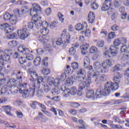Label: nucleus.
<instances>
[{
	"label": "nucleus",
	"mask_w": 129,
	"mask_h": 129,
	"mask_svg": "<svg viewBox=\"0 0 129 129\" xmlns=\"http://www.w3.org/2000/svg\"><path fill=\"white\" fill-rule=\"evenodd\" d=\"M45 36H44L43 35H41L40 36H39L38 37V41H39V42H43V43H45V42H46L45 41V37H44Z\"/></svg>",
	"instance_id": "61"
},
{
	"label": "nucleus",
	"mask_w": 129,
	"mask_h": 129,
	"mask_svg": "<svg viewBox=\"0 0 129 129\" xmlns=\"http://www.w3.org/2000/svg\"><path fill=\"white\" fill-rule=\"evenodd\" d=\"M33 7L30 9V16L32 17V21L34 22L35 26L37 27H42V21L38 20V18L36 17L38 16L39 13H41V7L37 4H33Z\"/></svg>",
	"instance_id": "1"
},
{
	"label": "nucleus",
	"mask_w": 129,
	"mask_h": 129,
	"mask_svg": "<svg viewBox=\"0 0 129 129\" xmlns=\"http://www.w3.org/2000/svg\"><path fill=\"white\" fill-rule=\"evenodd\" d=\"M102 66L104 70L107 69L109 67L111 66V61L109 59H106L104 60L102 63Z\"/></svg>",
	"instance_id": "18"
},
{
	"label": "nucleus",
	"mask_w": 129,
	"mask_h": 129,
	"mask_svg": "<svg viewBox=\"0 0 129 129\" xmlns=\"http://www.w3.org/2000/svg\"><path fill=\"white\" fill-rule=\"evenodd\" d=\"M84 28V25L81 24V23H78L75 27V29L76 31H81L83 30Z\"/></svg>",
	"instance_id": "29"
},
{
	"label": "nucleus",
	"mask_w": 129,
	"mask_h": 129,
	"mask_svg": "<svg viewBox=\"0 0 129 129\" xmlns=\"http://www.w3.org/2000/svg\"><path fill=\"white\" fill-rule=\"evenodd\" d=\"M30 11V9H29V7L28 6H24L21 9L22 14L23 15V14H26V13H28Z\"/></svg>",
	"instance_id": "32"
},
{
	"label": "nucleus",
	"mask_w": 129,
	"mask_h": 129,
	"mask_svg": "<svg viewBox=\"0 0 129 129\" xmlns=\"http://www.w3.org/2000/svg\"><path fill=\"white\" fill-rule=\"evenodd\" d=\"M2 107L7 115L13 116V113L11 112L12 111V107H11V106H3Z\"/></svg>",
	"instance_id": "15"
},
{
	"label": "nucleus",
	"mask_w": 129,
	"mask_h": 129,
	"mask_svg": "<svg viewBox=\"0 0 129 129\" xmlns=\"http://www.w3.org/2000/svg\"><path fill=\"white\" fill-rule=\"evenodd\" d=\"M18 51L19 53H23V55H25V54H29L30 53V49L26 47L25 45H21L19 46L18 48Z\"/></svg>",
	"instance_id": "10"
},
{
	"label": "nucleus",
	"mask_w": 129,
	"mask_h": 129,
	"mask_svg": "<svg viewBox=\"0 0 129 129\" xmlns=\"http://www.w3.org/2000/svg\"><path fill=\"white\" fill-rule=\"evenodd\" d=\"M54 80L52 78H48L47 82L50 85H54Z\"/></svg>",
	"instance_id": "54"
},
{
	"label": "nucleus",
	"mask_w": 129,
	"mask_h": 129,
	"mask_svg": "<svg viewBox=\"0 0 129 129\" xmlns=\"http://www.w3.org/2000/svg\"><path fill=\"white\" fill-rule=\"evenodd\" d=\"M76 52V50H75L74 47H71L69 50V54L72 56H74V55H75Z\"/></svg>",
	"instance_id": "45"
},
{
	"label": "nucleus",
	"mask_w": 129,
	"mask_h": 129,
	"mask_svg": "<svg viewBox=\"0 0 129 129\" xmlns=\"http://www.w3.org/2000/svg\"><path fill=\"white\" fill-rule=\"evenodd\" d=\"M36 83L33 82L31 88H30V91H29V90H23V92L22 93V96L24 98H27L29 96V95H32V96H34L35 95V87H36Z\"/></svg>",
	"instance_id": "7"
},
{
	"label": "nucleus",
	"mask_w": 129,
	"mask_h": 129,
	"mask_svg": "<svg viewBox=\"0 0 129 129\" xmlns=\"http://www.w3.org/2000/svg\"><path fill=\"white\" fill-rule=\"evenodd\" d=\"M18 34L21 40H25L30 35V30L27 29V26L24 25L22 30H18Z\"/></svg>",
	"instance_id": "6"
},
{
	"label": "nucleus",
	"mask_w": 129,
	"mask_h": 129,
	"mask_svg": "<svg viewBox=\"0 0 129 129\" xmlns=\"http://www.w3.org/2000/svg\"><path fill=\"white\" fill-rule=\"evenodd\" d=\"M104 45V41L102 40L98 41L97 43V47H99L100 48H102Z\"/></svg>",
	"instance_id": "44"
},
{
	"label": "nucleus",
	"mask_w": 129,
	"mask_h": 129,
	"mask_svg": "<svg viewBox=\"0 0 129 129\" xmlns=\"http://www.w3.org/2000/svg\"><path fill=\"white\" fill-rule=\"evenodd\" d=\"M56 44L58 46H61V45L63 44V40H62V38H58L56 42Z\"/></svg>",
	"instance_id": "60"
},
{
	"label": "nucleus",
	"mask_w": 129,
	"mask_h": 129,
	"mask_svg": "<svg viewBox=\"0 0 129 129\" xmlns=\"http://www.w3.org/2000/svg\"><path fill=\"white\" fill-rule=\"evenodd\" d=\"M58 17L59 20L61 22V23H63V22L64 21V18H63V17H64V16L62 15V13H61V12L58 13Z\"/></svg>",
	"instance_id": "50"
},
{
	"label": "nucleus",
	"mask_w": 129,
	"mask_h": 129,
	"mask_svg": "<svg viewBox=\"0 0 129 129\" xmlns=\"http://www.w3.org/2000/svg\"><path fill=\"white\" fill-rule=\"evenodd\" d=\"M50 72H51V71H50V69H43L41 71V73L43 75H48V74H50Z\"/></svg>",
	"instance_id": "39"
},
{
	"label": "nucleus",
	"mask_w": 129,
	"mask_h": 129,
	"mask_svg": "<svg viewBox=\"0 0 129 129\" xmlns=\"http://www.w3.org/2000/svg\"><path fill=\"white\" fill-rule=\"evenodd\" d=\"M106 78H107L106 75H102L99 77V79H100V81H101L102 82L106 81Z\"/></svg>",
	"instance_id": "52"
},
{
	"label": "nucleus",
	"mask_w": 129,
	"mask_h": 129,
	"mask_svg": "<svg viewBox=\"0 0 129 129\" xmlns=\"http://www.w3.org/2000/svg\"><path fill=\"white\" fill-rule=\"evenodd\" d=\"M1 27H3V29H5V32L7 34H10V33H12V32L14 31V29L9 27V24H8V23L1 25Z\"/></svg>",
	"instance_id": "17"
},
{
	"label": "nucleus",
	"mask_w": 129,
	"mask_h": 129,
	"mask_svg": "<svg viewBox=\"0 0 129 129\" xmlns=\"http://www.w3.org/2000/svg\"><path fill=\"white\" fill-rule=\"evenodd\" d=\"M42 59H41L40 57H36L33 63L35 66H40V64H41V61Z\"/></svg>",
	"instance_id": "26"
},
{
	"label": "nucleus",
	"mask_w": 129,
	"mask_h": 129,
	"mask_svg": "<svg viewBox=\"0 0 129 129\" xmlns=\"http://www.w3.org/2000/svg\"><path fill=\"white\" fill-rule=\"evenodd\" d=\"M113 44H114V46L115 47H118V46H119L120 45V40L119 39V38H117L116 39H115L114 42H113Z\"/></svg>",
	"instance_id": "38"
},
{
	"label": "nucleus",
	"mask_w": 129,
	"mask_h": 129,
	"mask_svg": "<svg viewBox=\"0 0 129 129\" xmlns=\"http://www.w3.org/2000/svg\"><path fill=\"white\" fill-rule=\"evenodd\" d=\"M12 17H14L13 15H12L10 14V13H9L8 12H7L4 16V19L5 21H8L9 20H10L11 18H12Z\"/></svg>",
	"instance_id": "27"
},
{
	"label": "nucleus",
	"mask_w": 129,
	"mask_h": 129,
	"mask_svg": "<svg viewBox=\"0 0 129 129\" xmlns=\"http://www.w3.org/2000/svg\"><path fill=\"white\" fill-rule=\"evenodd\" d=\"M17 79V80L12 78L9 79V81L7 82V85L11 88V89H9V91L12 94H14V93H18V92H19V90H18L19 82L22 79V76L18 77Z\"/></svg>",
	"instance_id": "3"
},
{
	"label": "nucleus",
	"mask_w": 129,
	"mask_h": 129,
	"mask_svg": "<svg viewBox=\"0 0 129 129\" xmlns=\"http://www.w3.org/2000/svg\"><path fill=\"white\" fill-rule=\"evenodd\" d=\"M120 40V43L122 45H125V44H126L127 40L126 38L124 37H120L119 38Z\"/></svg>",
	"instance_id": "47"
},
{
	"label": "nucleus",
	"mask_w": 129,
	"mask_h": 129,
	"mask_svg": "<svg viewBox=\"0 0 129 129\" xmlns=\"http://www.w3.org/2000/svg\"><path fill=\"white\" fill-rule=\"evenodd\" d=\"M97 52V48L95 46H92L90 48V52L91 54H94V53H96Z\"/></svg>",
	"instance_id": "41"
},
{
	"label": "nucleus",
	"mask_w": 129,
	"mask_h": 129,
	"mask_svg": "<svg viewBox=\"0 0 129 129\" xmlns=\"http://www.w3.org/2000/svg\"><path fill=\"white\" fill-rule=\"evenodd\" d=\"M99 7L96 3H93L91 5V8L92 10H97Z\"/></svg>",
	"instance_id": "59"
},
{
	"label": "nucleus",
	"mask_w": 129,
	"mask_h": 129,
	"mask_svg": "<svg viewBox=\"0 0 129 129\" xmlns=\"http://www.w3.org/2000/svg\"><path fill=\"white\" fill-rule=\"evenodd\" d=\"M94 91L92 90L88 91L86 93V97L87 98H93L94 97Z\"/></svg>",
	"instance_id": "22"
},
{
	"label": "nucleus",
	"mask_w": 129,
	"mask_h": 129,
	"mask_svg": "<svg viewBox=\"0 0 129 129\" xmlns=\"http://www.w3.org/2000/svg\"><path fill=\"white\" fill-rule=\"evenodd\" d=\"M91 84V81L90 79L88 77L86 78V81L81 82L79 84V89L78 91V95H81L82 94V92L85 89V87H89V85Z\"/></svg>",
	"instance_id": "5"
},
{
	"label": "nucleus",
	"mask_w": 129,
	"mask_h": 129,
	"mask_svg": "<svg viewBox=\"0 0 129 129\" xmlns=\"http://www.w3.org/2000/svg\"><path fill=\"white\" fill-rule=\"evenodd\" d=\"M89 44L87 43H85L82 44L80 46V49H81V53L82 55H86L87 53V50L89 49Z\"/></svg>",
	"instance_id": "13"
},
{
	"label": "nucleus",
	"mask_w": 129,
	"mask_h": 129,
	"mask_svg": "<svg viewBox=\"0 0 129 129\" xmlns=\"http://www.w3.org/2000/svg\"><path fill=\"white\" fill-rule=\"evenodd\" d=\"M37 85H38V88L39 87H40V84H41V83H42L43 82V77H41V76H39V77H37Z\"/></svg>",
	"instance_id": "35"
},
{
	"label": "nucleus",
	"mask_w": 129,
	"mask_h": 129,
	"mask_svg": "<svg viewBox=\"0 0 129 129\" xmlns=\"http://www.w3.org/2000/svg\"><path fill=\"white\" fill-rule=\"evenodd\" d=\"M41 35L44 36H46V35H48L49 34V29H47V28H44L41 30Z\"/></svg>",
	"instance_id": "31"
},
{
	"label": "nucleus",
	"mask_w": 129,
	"mask_h": 129,
	"mask_svg": "<svg viewBox=\"0 0 129 129\" xmlns=\"http://www.w3.org/2000/svg\"><path fill=\"white\" fill-rule=\"evenodd\" d=\"M71 72V68H70V66H67V68L64 71V73H66V74H69Z\"/></svg>",
	"instance_id": "58"
},
{
	"label": "nucleus",
	"mask_w": 129,
	"mask_h": 129,
	"mask_svg": "<svg viewBox=\"0 0 129 129\" xmlns=\"http://www.w3.org/2000/svg\"><path fill=\"white\" fill-rule=\"evenodd\" d=\"M18 17L16 16L12 17V18H10V22L11 25H16L17 24V22H18Z\"/></svg>",
	"instance_id": "25"
},
{
	"label": "nucleus",
	"mask_w": 129,
	"mask_h": 129,
	"mask_svg": "<svg viewBox=\"0 0 129 129\" xmlns=\"http://www.w3.org/2000/svg\"><path fill=\"white\" fill-rule=\"evenodd\" d=\"M27 72L31 76V78L33 79V80H37L38 74L36 72V71H34V69L32 68L29 69Z\"/></svg>",
	"instance_id": "12"
},
{
	"label": "nucleus",
	"mask_w": 129,
	"mask_h": 129,
	"mask_svg": "<svg viewBox=\"0 0 129 129\" xmlns=\"http://www.w3.org/2000/svg\"><path fill=\"white\" fill-rule=\"evenodd\" d=\"M120 51L122 53H125L127 51V47L125 45H123L120 48Z\"/></svg>",
	"instance_id": "55"
},
{
	"label": "nucleus",
	"mask_w": 129,
	"mask_h": 129,
	"mask_svg": "<svg viewBox=\"0 0 129 129\" xmlns=\"http://www.w3.org/2000/svg\"><path fill=\"white\" fill-rule=\"evenodd\" d=\"M60 80H61V82L62 81H64V80L66 79V74L65 73L61 74L60 75Z\"/></svg>",
	"instance_id": "62"
},
{
	"label": "nucleus",
	"mask_w": 129,
	"mask_h": 129,
	"mask_svg": "<svg viewBox=\"0 0 129 129\" xmlns=\"http://www.w3.org/2000/svg\"><path fill=\"white\" fill-rule=\"evenodd\" d=\"M88 20L89 23L90 24H93V23H94V21H95V16H94V13L93 12L89 13Z\"/></svg>",
	"instance_id": "19"
},
{
	"label": "nucleus",
	"mask_w": 129,
	"mask_h": 129,
	"mask_svg": "<svg viewBox=\"0 0 129 129\" xmlns=\"http://www.w3.org/2000/svg\"><path fill=\"white\" fill-rule=\"evenodd\" d=\"M88 78L90 79L91 83L94 82L97 85H101V82L99 80V75L97 73H95L91 77L88 76Z\"/></svg>",
	"instance_id": "8"
},
{
	"label": "nucleus",
	"mask_w": 129,
	"mask_h": 129,
	"mask_svg": "<svg viewBox=\"0 0 129 129\" xmlns=\"http://www.w3.org/2000/svg\"><path fill=\"white\" fill-rule=\"evenodd\" d=\"M70 39H71L70 35H67L66 37V40H64V43H67V44H69V43H70Z\"/></svg>",
	"instance_id": "57"
},
{
	"label": "nucleus",
	"mask_w": 129,
	"mask_h": 129,
	"mask_svg": "<svg viewBox=\"0 0 129 129\" xmlns=\"http://www.w3.org/2000/svg\"><path fill=\"white\" fill-rule=\"evenodd\" d=\"M122 74H120L117 72L115 76L113 78V80L114 83L112 82H108L109 84H111L112 90L113 91L117 90L118 89V87H119V83H120V78H122Z\"/></svg>",
	"instance_id": "4"
},
{
	"label": "nucleus",
	"mask_w": 129,
	"mask_h": 129,
	"mask_svg": "<svg viewBox=\"0 0 129 129\" xmlns=\"http://www.w3.org/2000/svg\"><path fill=\"white\" fill-rule=\"evenodd\" d=\"M40 105V103L37 101L32 102V105H31V107L33 108V109H36L37 108V106Z\"/></svg>",
	"instance_id": "40"
},
{
	"label": "nucleus",
	"mask_w": 129,
	"mask_h": 129,
	"mask_svg": "<svg viewBox=\"0 0 129 129\" xmlns=\"http://www.w3.org/2000/svg\"><path fill=\"white\" fill-rule=\"evenodd\" d=\"M114 6L115 8H119V7L120 6V4L119 2L117 1H115L114 2Z\"/></svg>",
	"instance_id": "64"
},
{
	"label": "nucleus",
	"mask_w": 129,
	"mask_h": 129,
	"mask_svg": "<svg viewBox=\"0 0 129 129\" xmlns=\"http://www.w3.org/2000/svg\"><path fill=\"white\" fill-rule=\"evenodd\" d=\"M110 52V54L112 57H114V56H116L117 53H118V48L115 47L113 45H111L109 48Z\"/></svg>",
	"instance_id": "16"
},
{
	"label": "nucleus",
	"mask_w": 129,
	"mask_h": 129,
	"mask_svg": "<svg viewBox=\"0 0 129 129\" xmlns=\"http://www.w3.org/2000/svg\"><path fill=\"white\" fill-rule=\"evenodd\" d=\"M26 86H27V84L23 83L22 82V79H20V80H19L18 83V87H22L23 88H25V87H26Z\"/></svg>",
	"instance_id": "43"
},
{
	"label": "nucleus",
	"mask_w": 129,
	"mask_h": 129,
	"mask_svg": "<svg viewBox=\"0 0 129 129\" xmlns=\"http://www.w3.org/2000/svg\"><path fill=\"white\" fill-rule=\"evenodd\" d=\"M71 65V67L73 69H78V68L79 67V64L77 62H72Z\"/></svg>",
	"instance_id": "42"
},
{
	"label": "nucleus",
	"mask_w": 129,
	"mask_h": 129,
	"mask_svg": "<svg viewBox=\"0 0 129 129\" xmlns=\"http://www.w3.org/2000/svg\"><path fill=\"white\" fill-rule=\"evenodd\" d=\"M10 88V87L8 85H5L1 89V95L7 94V93H8V91H10V90H9Z\"/></svg>",
	"instance_id": "20"
},
{
	"label": "nucleus",
	"mask_w": 129,
	"mask_h": 129,
	"mask_svg": "<svg viewBox=\"0 0 129 129\" xmlns=\"http://www.w3.org/2000/svg\"><path fill=\"white\" fill-rule=\"evenodd\" d=\"M101 67V64L98 61H96L94 63V68L96 70L99 69Z\"/></svg>",
	"instance_id": "37"
},
{
	"label": "nucleus",
	"mask_w": 129,
	"mask_h": 129,
	"mask_svg": "<svg viewBox=\"0 0 129 129\" xmlns=\"http://www.w3.org/2000/svg\"><path fill=\"white\" fill-rule=\"evenodd\" d=\"M115 37V33L114 32H111L108 34L109 39H113Z\"/></svg>",
	"instance_id": "53"
},
{
	"label": "nucleus",
	"mask_w": 129,
	"mask_h": 129,
	"mask_svg": "<svg viewBox=\"0 0 129 129\" xmlns=\"http://www.w3.org/2000/svg\"><path fill=\"white\" fill-rule=\"evenodd\" d=\"M36 95L37 97H42L43 95H44V92L42 90H38L36 91Z\"/></svg>",
	"instance_id": "34"
},
{
	"label": "nucleus",
	"mask_w": 129,
	"mask_h": 129,
	"mask_svg": "<svg viewBox=\"0 0 129 129\" xmlns=\"http://www.w3.org/2000/svg\"><path fill=\"white\" fill-rule=\"evenodd\" d=\"M81 34H82V35L85 34V36H86L87 37H89V36H90V33H91V31L89 29H86L85 31H83L81 32Z\"/></svg>",
	"instance_id": "36"
},
{
	"label": "nucleus",
	"mask_w": 129,
	"mask_h": 129,
	"mask_svg": "<svg viewBox=\"0 0 129 129\" xmlns=\"http://www.w3.org/2000/svg\"><path fill=\"white\" fill-rule=\"evenodd\" d=\"M113 119L115 120V122H118V123H121V122L120 121V119H119V117L117 116H114L113 117Z\"/></svg>",
	"instance_id": "56"
},
{
	"label": "nucleus",
	"mask_w": 129,
	"mask_h": 129,
	"mask_svg": "<svg viewBox=\"0 0 129 129\" xmlns=\"http://www.w3.org/2000/svg\"><path fill=\"white\" fill-rule=\"evenodd\" d=\"M78 74H80V75L86 77V72L84 69H80V70L78 71Z\"/></svg>",
	"instance_id": "33"
},
{
	"label": "nucleus",
	"mask_w": 129,
	"mask_h": 129,
	"mask_svg": "<svg viewBox=\"0 0 129 129\" xmlns=\"http://www.w3.org/2000/svg\"><path fill=\"white\" fill-rule=\"evenodd\" d=\"M24 58L28 61H32L34 59V56L29 53H25L23 55Z\"/></svg>",
	"instance_id": "23"
},
{
	"label": "nucleus",
	"mask_w": 129,
	"mask_h": 129,
	"mask_svg": "<svg viewBox=\"0 0 129 129\" xmlns=\"http://www.w3.org/2000/svg\"><path fill=\"white\" fill-rule=\"evenodd\" d=\"M66 84H68L69 85L70 84H73V81L72 79L69 78L66 80Z\"/></svg>",
	"instance_id": "63"
},
{
	"label": "nucleus",
	"mask_w": 129,
	"mask_h": 129,
	"mask_svg": "<svg viewBox=\"0 0 129 129\" xmlns=\"http://www.w3.org/2000/svg\"><path fill=\"white\" fill-rule=\"evenodd\" d=\"M10 54L12 53L10 52V51L6 50L4 54H1V56H0V57L2 59L3 62L4 61H6V62H9V61H10V59H11V57L10 56Z\"/></svg>",
	"instance_id": "11"
},
{
	"label": "nucleus",
	"mask_w": 129,
	"mask_h": 129,
	"mask_svg": "<svg viewBox=\"0 0 129 129\" xmlns=\"http://www.w3.org/2000/svg\"><path fill=\"white\" fill-rule=\"evenodd\" d=\"M117 15H118V13L116 11L112 13V15L111 16L112 20H115V19H116V18H117Z\"/></svg>",
	"instance_id": "51"
},
{
	"label": "nucleus",
	"mask_w": 129,
	"mask_h": 129,
	"mask_svg": "<svg viewBox=\"0 0 129 129\" xmlns=\"http://www.w3.org/2000/svg\"><path fill=\"white\" fill-rule=\"evenodd\" d=\"M111 90H112L111 84H109L108 82H107L104 85V89H103L101 87H100L97 89L95 96L97 98H100L102 95L104 96H106L109 95V93H110Z\"/></svg>",
	"instance_id": "2"
},
{
	"label": "nucleus",
	"mask_w": 129,
	"mask_h": 129,
	"mask_svg": "<svg viewBox=\"0 0 129 129\" xmlns=\"http://www.w3.org/2000/svg\"><path fill=\"white\" fill-rule=\"evenodd\" d=\"M18 41L16 40H12L9 41L8 45L10 48H15V47H17L18 46Z\"/></svg>",
	"instance_id": "24"
},
{
	"label": "nucleus",
	"mask_w": 129,
	"mask_h": 129,
	"mask_svg": "<svg viewBox=\"0 0 129 129\" xmlns=\"http://www.w3.org/2000/svg\"><path fill=\"white\" fill-rule=\"evenodd\" d=\"M89 65H90V59L88 56H86L84 61V68H88Z\"/></svg>",
	"instance_id": "21"
},
{
	"label": "nucleus",
	"mask_w": 129,
	"mask_h": 129,
	"mask_svg": "<svg viewBox=\"0 0 129 129\" xmlns=\"http://www.w3.org/2000/svg\"><path fill=\"white\" fill-rule=\"evenodd\" d=\"M120 70V64H117L115 66L113 69V72H115V71H119Z\"/></svg>",
	"instance_id": "48"
},
{
	"label": "nucleus",
	"mask_w": 129,
	"mask_h": 129,
	"mask_svg": "<svg viewBox=\"0 0 129 129\" xmlns=\"http://www.w3.org/2000/svg\"><path fill=\"white\" fill-rule=\"evenodd\" d=\"M61 90L63 91L62 95L64 97H68L70 95V89L66 88V86L63 85L61 87Z\"/></svg>",
	"instance_id": "14"
},
{
	"label": "nucleus",
	"mask_w": 129,
	"mask_h": 129,
	"mask_svg": "<svg viewBox=\"0 0 129 129\" xmlns=\"http://www.w3.org/2000/svg\"><path fill=\"white\" fill-rule=\"evenodd\" d=\"M70 90V93L71 95H75L76 93H77V89L76 88V87H72Z\"/></svg>",
	"instance_id": "30"
},
{
	"label": "nucleus",
	"mask_w": 129,
	"mask_h": 129,
	"mask_svg": "<svg viewBox=\"0 0 129 129\" xmlns=\"http://www.w3.org/2000/svg\"><path fill=\"white\" fill-rule=\"evenodd\" d=\"M110 7H111V1L105 0L102 6V11H103V12H106V11H108V10H109Z\"/></svg>",
	"instance_id": "9"
},
{
	"label": "nucleus",
	"mask_w": 129,
	"mask_h": 129,
	"mask_svg": "<svg viewBox=\"0 0 129 129\" xmlns=\"http://www.w3.org/2000/svg\"><path fill=\"white\" fill-rule=\"evenodd\" d=\"M119 27L117 24H114L112 26L111 30L113 31H116L118 30Z\"/></svg>",
	"instance_id": "49"
},
{
	"label": "nucleus",
	"mask_w": 129,
	"mask_h": 129,
	"mask_svg": "<svg viewBox=\"0 0 129 129\" xmlns=\"http://www.w3.org/2000/svg\"><path fill=\"white\" fill-rule=\"evenodd\" d=\"M62 82L60 79L56 78L54 80L53 82V85L55 87H59V85H60V84Z\"/></svg>",
	"instance_id": "28"
},
{
	"label": "nucleus",
	"mask_w": 129,
	"mask_h": 129,
	"mask_svg": "<svg viewBox=\"0 0 129 129\" xmlns=\"http://www.w3.org/2000/svg\"><path fill=\"white\" fill-rule=\"evenodd\" d=\"M14 13L15 15V17L16 16H17V17H21V16L23 15L22 13H21V12H20V10H19V9H15L14 11Z\"/></svg>",
	"instance_id": "46"
}]
</instances>
